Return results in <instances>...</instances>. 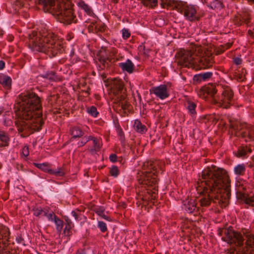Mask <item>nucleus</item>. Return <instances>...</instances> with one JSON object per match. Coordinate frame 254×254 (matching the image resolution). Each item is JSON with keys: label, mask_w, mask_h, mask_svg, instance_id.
<instances>
[{"label": "nucleus", "mask_w": 254, "mask_h": 254, "mask_svg": "<svg viewBox=\"0 0 254 254\" xmlns=\"http://www.w3.org/2000/svg\"><path fill=\"white\" fill-rule=\"evenodd\" d=\"M48 211L49 210L47 209H42L41 215L40 216H46L48 212Z\"/></svg>", "instance_id": "52"}, {"label": "nucleus", "mask_w": 254, "mask_h": 254, "mask_svg": "<svg viewBox=\"0 0 254 254\" xmlns=\"http://www.w3.org/2000/svg\"><path fill=\"white\" fill-rule=\"evenodd\" d=\"M119 134L120 135V139L122 142H124L125 140V135L122 130H121L119 132Z\"/></svg>", "instance_id": "49"}, {"label": "nucleus", "mask_w": 254, "mask_h": 254, "mask_svg": "<svg viewBox=\"0 0 254 254\" xmlns=\"http://www.w3.org/2000/svg\"><path fill=\"white\" fill-rule=\"evenodd\" d=\"M70 134L72 135L73 138H77L82 136L84 135V132L78 127H74L70 129Z\"/></svg>", "instance_id": "19"}, {"label": "nucleus", "mask_w": 254, "mask_h": 254, "mask_svg": "<svg viewBox=\"0 0 254 254\" xmlns=\"http://www.w3.org/2000/svg\"><path fill=\"white\" fill-rule=\"evenodd\" d=\"M71 214L76 220L78 221L80 219H79L80 212L78 210H77V211H72Z\"/></svg>", "instance_id": "44"}, {"label": "nucleus", "mask_w": 254, "mask_h": 254, "mask_svg": "<svg viewBox=\"0 0 254 254\" xmlns=\"http://www.w3.org/2000/svg\"><path fill=\"white\" fill-rule=\"evenodd\" d=\"M110 160L112 162H116L117 161V156L115 154H112L109 157Z\"/></svg>", "instance_id": "47"}, {"label": "nucleus", "mask_w": 254, "mask_h": 254, "mask_svg": "<svg viewBox=\"0 0 254 254\" xmlns=\"http://www.w3.org/2000/svg\"><path fill=\"white\" fill-rule=\"evenodd\" d=\"M9 138L7 133L0 130V146H6L8 145Z\"/></svg>", "instance_id": "22"}, {"label": "nucleus", "mask_w": 254, "mask_h": 254, "mask_svg": "<svg viewBox=\"0 0 254 254\" xmlns=\"http://www.w3.org/2000/svg\"><path fill=\"white\" fill-rule=\"evenodd\" d=\"M46 217L48 218V220L50 221H53L55 219V217L57 216L55 214L53 211H48V212L47 214Z\"/></svg>", "instance_id": "39"}, {"label": "nucleus", "mask_w": 254, "mask_h": 254, "mask_svg": "<svg viewBox=\"0 0 254 254\" xmlns=\"http://www.w3.org/2000/svg\"><path fill=\"white\" fill-rule=\"evenodd\" d=\"M97 33H98L99 32H103L106 29V26L104 24H97Z\"/></svg>", "instance_id": "41"}, {"label": "nucleus", "mask_w": 254, "mask_h": 254, "mask_svg": "<svg viewBox=\"0 0 254 254\" xmlns=\"http://www.w3.org/2000/svg\"><path fill=\"white\" fill-rule=\"evenodd\" d=\"M232 45V44L231 43H227L226 44L223 45V46H224V47L227 50V49L230 48Z\"/></svg>", "instance_id": "54"}, {"label": "nucleus", "mask_w": 254, "mask_h": 254, "mask_svg": "<svg viewBox=\"0 0 254 254\" xmlns=\"http://www.w3.org/2000/svg\"><path fill=\"white\" fill-rule=\"evenodd\" d=\"M65 220L67 223L66 225H65V229L69 230V229H71L72 227H73V225L71 221L68 219H65Z\"/></svg>", "instance_id": "43"}, {"label": "nucleus", "mask_w": 254, "mask_h": 254, "mask_svg": "<svg viewBox=\"0 0 254 254\" xmlns=\"http://www.w3.org/2000/svg\"><path fill=\"white\" fill-rule=\"evenodd\" d=\"M248 2L254 3V0H247Z\"/></svg>", "instance_id": "56"}, {"label": "nucleus", "mask_w": 254, "mask_h": 254, "mask_svg": "<svg viewBox=\"0 0 254 254\" xmlns=\"http://www.w3.org/2000/svg\"><path fill=\"white\" fill-rule=\"evenodd\" d=\"M236 251V249L235 248H233L228 250L227 251V254H235V252Z\"/></svg>", "instance_id": "51"}, {"label": "nucleus", "mask_w": 254, "mask_h": 254, "mask_svg": "<svg viewBox=\"0 0 254 254\" xmlns=\"http://www.w3.org/2000/svg\"><path fill=\"white\" fill-rule=\"evenodd\" d=\"M248 32L250 34H253V32L251 30H249Z\"/></svg>", "instance_id": "59"}, {"label": "nucleus", "mask_w": 254, "mask_h": 254, "mask_svg": "<svg viewBox=\"0 0 254 254\" xmlns=\"http://www.w3.org/2000/svg\"><path fill=\"white\" fill-rule=\"evenodd\" d=\"M94 211L98 215L100 216L101 218L108 221L111 220L110 217L105 214V209L104 208V207L100 206L97 208H95Z\"/></svg>", "instance_id": "21"}, {"label": "nucleus", "mask_w": 254, "mask_h": 254, "mask_svg": "<svg viewBox=\"0 0 254 254\" xmlns=\"http://www.w3.org/2000/svg\"><path fill=\"white\" fill-rule=\"evenodd\" d=\"M236 197L238 199L244 201L246 204L252 206L254 205V194L248 197L247 194L239 190L236 192Z\"/></svg>", "instance_id": "15"}, {"label": "nucleus", "mask_w": 254, "mask_h": 254, "mask_svg": "<svg viewBox=\"0 0 254 254\" xmlns=\"http://www.w3.org/2000/svg\"><path fill=\"white\" fill-rule=\"evenodd\" d=\"M99 61L101 63H102V65L104 67L106 66V64L107 65H108V63L107 62L108 61H109V62H110V60H109V58H105L102 57H100L99 58Z\"/></svg>", "instance_id": "38"}, {"label": "nucleus", "mask_w": 254, "mask_h": 254, "mask_svg": "<svg viewBox=\"0 0 254 254\" xmlns=\"http://www.w3.org/2000/svg\"><path fill=\"white\" fill-rule=\"evenodd\" d=\"M115 100L117 101V102L119 103V105L121 107L122 109L124 110H129L131 105L129 103L127 102L126 98L124 101H121L119 99H116Z\"/></svg>", "instance_id": "30"}, {"label": "nucleus", "mask_w": 254, "mask_h": 254, "mask_svg": "<svg viewBox=\"0 0 254 254\" xmlns=\"http://www.w3.org/2000/svg\"><path fill=\"white\" fill-rule=\"evenodd\" d=\"M242 60L240 58H235L234 59V62L236 65H239L241 64Z\"/></svg>", "instance_id": "50"}, {"label": "nucleus", "mask_w": 254, "mask_h": 254, "mask_svg": "<svg viewBox=\"0 0 254 254\" xmlns=\"http://www.w3.org/2000/svg\"><path fill=\"white\" fill-rule=\"evenodd\" d=\"M84 137L86 138V139H87V142H88L89 140L93 141L94 140V139L95 138V137H93L92 136H85Z\"/></svg>", "instance_id": "53"}, {"label": "nucleus", "mask_w": 254, "mask_h": 254, "mask_svg": "<svg viewBox=\"0 0 254 254\" xmlns=\"http://www.w3.org/2000/svg\"><path fill=\"white\" fill-rule=\"evenodd\" d=\"M245 72H245L243 71L241 73H240L239 70H237L234 73L233 75L237 80L242 81L246 78Z\"/></svg>", "instance_id": "32"}, {"label": "nucleus", "mask_w": 254, "mask_h": 254, "mask_svg": "<svg viewBox=\"0 0 254 254\" xmlns=\"http://www.w3.org/2000/svg\"><path fill=\"white\" fill-rule=\"evenodd\" d=\"M218 235L222 240L239 248L242 254H254V235L248 230L235 231L232 227L219 228Z\"/></svg>", "instance_id": "5"}, {"label": "nucleus", "mask_w": 254, "mask_h": 254, "mask_svg": "<svg viewBox=\"0 0 254 254\" xmlns=\"http://www.w3.org/2000/svg\"><path fill=\"white\" fill-rule=\"evenodd\" d=\"M29 46L34 51L43 52L50 57H55L64 51L63 42L55 35L47 30L29 35Z\"/></svg>", "instance_id": "4"}, {"label": "nucleus", "mask_w": 254, "mask_h": 254, "mask_svg": "<svg viewBox=\"0 0 254 254\" xmlns=\"http://www.w3.org/2000/svg\"><path fill=\"white\" fill-rule=\"evenodd\" d=\"M45 12L57 16L61 22L65 24L75 23L77 19L69 0H38Z\"/></svg>", "instance_id": "6"}, {"label": "nucleus", "mask_w": 254, "mask_h": 254, "mask_svg": "<svg viewBox=\"0 0 254 254\" xmlns=\"http://www.w3.org/2000/svg\"><path fill=\"white\" fill-rule=\"evenodd\" d=\"M111 91L117 99L124 101L127 98L126 89L123 81L120 79L115 78L111 83Z\"/></svg>", "instance_id": "11"}, {"label": "nucleus", "mask_w": 254, "mask_h": 254, "mask_svg": "<svg viewBox=\"0 0 254 254\" xmlns=\"http://www.w3.org/2000/svg\"><path fill=\"white\" fill-rule=\"evenodd\" d=\"M204 2L212 9L218 8L221 5L219 0H204Z\"/></svg>", "instance_id": "24"}, {"label": "nucleus", "mask_w": 254, "mask_h": 254, "mask_svg": "<svg viewBox=\"0 0 254 254\" xmlns=\"http://www.w3.org/2000/svg\"><path fill=\"white\" fill-rule=\"evenodd\" d=\"M5 66V63L2 61H0V70L2 69Z\"/></svg>", "instance_id": "55"}, {"label": "nucleus", "mask_w": 254, "mask_h": 254, "mask_svg": "<svg viewBox=\"0 0 254 254\" xmlns=\"http://www.w3.org/2000/svg\"><path fill=\"white\" fill-rule=\"evenodd\" d=\"M201 92L203 93L204 98L209 99L212 104L226 109L230 107V102L233 97V91L229 88L225 89L220 96L215 95L217 90L212 85L203 87Z\"/></svg>", "instance_id": "8"}, {"label": "nucleus", "mask_w": 254, "mask_h": 254, "mask_svg": "<svg viewBox=\"0 0 254 254\" xmlns=\"http://www.w3.org/2000/svg\"><path fill=\"white\" fill-rule=\"evenodd\" d=\"M141 3L145 6L154 8L157 5V0H141Z\"/></svg>", "instance_id": "28"}, {"label": "nucleus", "mask_w": 254, "mask_h": 254, "mask_svg": "<svg viewBox=\"0 0 254 254\" xmlns=\"http://www.w3.org/2000/svg\"><path fill=\"white\" fill-rule=\"evenodd\" d=\"M119 170L118 168L116 166H113L110 169V173L111 175V176L116 177L119 175Z\"/></svg>", "instance_id": "36"}, {"label": "nucleus", "mask_w": 254, "mask_h": 254, "mask_svg": "<svg viewBox=\"0 0 254 254\" xmlns=\"http://www.w3.org/2000/svg\"><path fill=\"white\" fill-rule=\"evenodd\" d=\"M163 163L158 161H148L143 163L139 183L141 185V191L139 192L138 197L144 204L149 202L154 203L158 194L157 174L163 171L162 166Z\"/></svg>", "instance_id": "3"}, {"label": "nucleus", "mask_w": 254, "mask_h": 254, "mask_svg": "<svg viewBox=\"0 0 254 254\" xmlns=\"http://www.w3.org/2000/svg\"><path fill=\"white\" fill-rule=\"evenodd\" d=\"M78 5L81 9L84 10L87 13V14L91 15L93 14L91 8L87 4L85 3L84 1H81L79 2L78 3Z\"/></svg>", "instance_id": "25"}, {"label": "nucleus", "mask_w": 254, "mask_h": 254, "mask_svg": "<svg viewBox=\"0 0 254 254\" xmlns=\"http://www.w3.org/2000/svg\"><path fill=\"white\" fill-rule=\"evenodd\" d=\"M196 107V104L190 100H188L187 101L186 108L191 116H193L196 114L195 111Z\"/></svg>", "instance_id": "23"}, {"label": "nucleus", "mask_w": 254, "mask_h": 254, "mask_svg": "<svg viewBox=\"0 0 254 254\" xmlns=\"http://www.w3.org/2000/svg\"><path fill=\"white\" fill-rule=\"evenodd\" d=\"M226 49L224 47V46L221 45L219 47L216 51V54L219 55L223 53Z\"/></svg>", "instance_id": "46"}, {"label": "nucleus", "mask_w": 254, "mask_h": 254, "mask_svg": "<svg viewBox=\"0 0 254 254\" xmlns=\"http://www.w3.org/2000/svg\"><path fill=\"white\" fill-rule=\"evenodd\" d=\"M196 190L200 194L197 198L183 201L185 210L189 213L202 210L213 203L221 207L229 203L231 195L230 180L226 171L215 166L207 167L201 172V179L197 182Z\"/></svg>", "instance_id": "1"}, {"label": "nucleus", "mask_w": 254, "mask_h": 254, "mask_svg": "<svg viewBox=\"0 0 254 254\" xmlns=\"http://www.w3.org/2000/svg\"><path fill=\"white\" fill-rule=\"evenodd\" d=\"M42 76L44 78H47L51 81H57L60 79V78L56 75V72L53 71H48Z\"/></svg>", "instance_id": "27"}, {"label": "nucleus", "mask_w": 254, "mask_h": 254, "mask_svg": "<svg viewBox=\"0 0 254 254\" xmlns=\"http://www.w3.org/2000/svg\"><path fill=\"white\" fill-rule=\"evenodd\" d=\"M122 35L124 39H127L130 37V33L128 30L124 28L122 30Z\"/></svg>", "instance_id": "40"}, {"label": "nucleus", "mask_w": 254, "mask_h": 254, "mask_svg": "<svg viewBox=\"0 0 254 254\" xmlns=\"http://www.w3.org/2000/svg\"><path fill=\"white\" fill-rule=\"evenodd\" d=\"M2 111H0V115L1 114Z\"/></svg>", "instance_id": "62"}, {"label": "nucleus", "mask_w": 254, "mask_h": 254, "mask_svg": "<svg viewBox=\"0 0 254 254\" xmlns=\"http://www.w3.org/2000/svg\"><path fill=\"white\" fill-rule=\"evenodd\" d=\"M34 165L42 171L48 172L50 174L54 175L56 177L63 176L65 174L64 169L63 168H59L56 170H52L50 169L49 164L47 163L42 164L34 163Z\"/></svg>", "instance_id": "13"}, {"label": "nucleus", "mask_w": 254, "mask_h": 254, "mask_svg": "<svg viewBox=\"0 0 254 254\" xmlns=\"http://www.w3.org/2000/svg\"><path fill=\"white\" fill-rule=\"evenodd\" d=\"M98 227L102 232H105L107 230L106 224L103 221H99L98 223Z\"/></svg>", "instance_id": "37"}, {"label": "nucleus", "mask_w": 254, "mask_h": 254, "mask_svg": "<svg viewBox=\"0 0 254 254\" xmlns=\"http://www.w3.org/2000/svg\"><path fill=\"white\" fill-rule=\"evenodd\" d=\"M87 142V139H86V138L84 137L82 140L79 141L78 143V145L79 146L81 147V146H83V145H84Z\"/></svg>", "instance_id": "48"}, {"label": "nucleus", "mask_w": 254, "mask_h": 254, "mask_svg": "<svg viewBox=\"0 0 254 254\" xmlns=\"http://www.w3.org/2000/svg\"><path fill=\"white\" fill-rule=\"evenodd\" d=\"M246 170L245 166L244 164H239L236 166L234 168V172L236 174L238 175H243Z\"/></svg>", "instance_id": "31"}, {"label": "nucleus", "mask_w": 254, "mask_h": 254, "mask_svg": "<svg viewBox=\"0 0 254 254\" xmlns=\"http://www.w3.org/2000/svg\"><path fill=\"white\" fill-rule=\"evenodd\" d=\"M29 148L27 146H25L22 151V154L23 155H24L25 157H27L29 155Z\"/></svg>", "instance_id": "45"}, {"label": "nucleus", "mask_w": 254, "mask_h": 254, "mask_svg": "<svg viewBox=\"0 0 254 254\" xmlns=\"http://www.w3.org/2000/svg\"><path fill=\"white\" fill-rule=\"evenodd\" d=\"M97 22L96 21L91 22L88 26L89 32L97 33Z\"/></svg>", "instance_id": "33"}, {"label": "nucleus", "mask_w": 254, "mask_h": 254, "mask_svg": "<svg viewBox=\"0 0 254 254\" xmlns=\"http://www.w3.org/2000/svg\"><path fill=\"white\" fill-rule=\"evenodd\" d=\"M250 15L248 12H244L235 16L233 21L235 25L240 26L243 23L248 25L250 22Z\"/></svg>", "instance_id": "14"}, {"label": "nucleus", "mask_w": 254, "mask_h": 254, "mask_svg": "<svg viewBox=\"0 0 254 254\" xmlns=\"http://www.w3.org/2000/svg\"><path fill=\"white\" fill-rule=\"evenodd\" d=\"M133 127L136 131L141 133L145 132L147 130L146 126L137 120L134 121Z\"/></svg>", "instance_id": "20"}, {"label": "nucleus", "mask_w": 254, "mask_h": 254, "mask_svg": "<svg viewBox=\"0 0 254 254\" xmlns=\"http://www.w3.org/2000/svg\"><path fill=\"white\" fill-rule=\"evenodd\" d=\"M0 83L5 88H10L11 84V79L10 77L4 75H0Z\"/></svg>", "instance_id": "18"}, {"label": "nucleus", "mask_w": 254, "mask_h": 254, "mask_svg": "<svg viewBox=\"0 0 254 254\" xmlns=\"http://www.w3.org/2000/svg\"><path fill=\"white\" fill-rule=\"evenodd\" d=\"M119 66L123 71H127L129 73H132L134 69L133 64L129 59L125 63H119Z\"/></svg>", "instance_id": "16"}, {"label": "nucleus", "mask_w": 254, "mask_h": 254, "mask_svg": "<svg viewBox=\"0 0 254 254\" xmlns=\"http://www.w3.org/2000/svg\"><path fill=\"white\" fill-rule=\"evenodd\" d=\"M88 113L94 117H96L98 115L97 108L95 106H92L87 110Z\"/></svg>", "instance_id": "35"}, {"label": "nucleus", "mask_w": 254, "mask_h": 254, "mask_svg": "<svg viewBox=\"0 0 254 254\" xmlns=\"http://www.w3.org/2000/svg\"><path fill=\"white\" fill-rule=\"evenodd\" d=\"M93 148L90 149V151L92 153H93L95 152L98 151L101 148L99 139L95 138L93 140Z\"/></svg>", "instance_id": "29"}, {"label": "nucleus", "mask_w": 254, "mask_h": 254, "mask_svg": "<svg viewBox=\"0 0 254 254\" xmlns=\"http://www.w3.org/2000/svg\"><path fill=\"white\" fill-rule=\"evenodd\" d=\"M42 209L40 208H35L33 209L34 215L36 216L40 217L41 215Z\"/></svg>", "instance_id": "42"}, {"label": "nucleus", "mask_w": 254, "mask_h": 254, "mask_svg": "<svg viewBox=\"0 0 254 254\" xmlns=\"http://www.w3.org/2000/svg\"><path fill=\"white\" fill-rule=\"evenodd\" d=\"M19 167H21V169L22 170L23 168V165H21L19 166Z\"/></svg>", "instance_id": "60"}, {"label": "nucleus", "mask_w": 254, "mask_h": 254, "mask_svg": "<svg viewBox=\"0 0 254 254\" xmlns=\"http://www.w3.org/2000/svg\"><path fill=\"white\" fill-rule=\"evenodd\" d=\"M16 101L21 119L18 130L25 137L39 130L44 123L41 100L35 93L27 91L21 93Z\"/></svg>", "instance_id": "2"}, {"label": "nucleus", "mask_w": 254, "mask_h": 254, "mask_svg": "<svg viewBox=\"0 0 254 254\" xmlns=\"http://www.w3.org/2000/svg\"><path fill=\"white\" fill-rule=\"evenodd\" d=\"M238 249H239V248H238ZM236 254H242V253H240V252H239V250L238 251V252H237V253H236Z\"/></svg>", "instance_id": "61"}, {"label": "nucleus", "mask_w": 254, "mask_h": 254, "mask_svg": "<svg viewBox=\"0 0 254 254\" xmlns=\"http://www.w3.org/2000/svg\"><path fill=\"white\" fill-rule=\"evenodd\" d=\"M54 221L57 226V229L58 231H61L63 228V221L57 217H55Z\"/></svg>", "instance_id": "34"}, {"label": "nucleus", "mask_w": 254, "mask_h": 254, "mask_svg": "<svg viewBox=\"0 0 254 254\" xmlns=\"http://www.w3.org/2000/svg\"><path fill=\"white\" fill-rule=\"evenodd\" d=\"M167 4L183 14L189 21H192L196 19V10L194 6L188 5L183 1L177 0H169Z\"/></svg>", "instance_id": "10"}, {"label": "nucleus", "mask_w": 254, "mask_h": 254, "mask_svg": "<svg viewBox=\"0 0 254 254\" xmlns=\"http://www.w3.org/2000/svg\"><path fill=\"white\" fill-rule=\"evenodd\" d=\"M212 76V72H206L196 74L194 76V80L196 81H205L210 79Z\"/></svg>", "instance_id": "17"}, {"label": "nucleus", "mask_w": 254, "mask_h": 254, "mask_svg": "<svg viewBox=\"0 0 254 254\" xmlns=\"http://www.w3.org/2000/svg\"><path fill=\"white\" fill-rule=\"evenodd\" d=\"M230 127L233 129L236 136L246 138V141L254 140V127L245 123L230 121Z\"/></svg>", "instance_id": "9"}, {"label": "nucleus", "mask_w": 254, "mask_h": 254, "mask_svg": "<svg viewBox=\"0 0 254 254\" xmlns=\"http://www.w3.org/2000/svg\"><path fill=\"white\" fill-rule=\"evenodd\" d=\"M112 1L115 3H117L118 2V0H112Z\"/></svg>", "instance_id": "57"}, {"label": "nucleus", "mask_w": 254, "mask_h": 254, "mask_svg": "<svg viewBox=\"0 0 254 254\" xmlns=\"http://www.w3.org/2000/svg\"><path fill=\"white\" fill-rule=\"evenodd\" d=\"M161 6H162V7H165V4L163 3H161Z\"/></svg>", "instance_id": "58"}, {"label": "nucleus", "mask_w": 254, "mask_h": 254, "mask_svg": "<svg viewBox=\"0 0 254 254\" xmlns=\"http://www.w3.org/2000/svg\"><path fill=\"white\" fill-rule=\"evenodd\" d=\"M253 160H254V156L253 157Z\"/></svg>", "instance_id": "63"}, {"label": "nucleus", "mask_w": 254, "mask_h": 254, "mask_svg": "<svg viewBox=\"0 0 254 254\" xmlns=\"http://www.w3.org/2000/svg\"><path fill=\"white\" fill-rule=\"evenodd\" d=\"M178 55V64L187 67L206 69L212 67L214 63L212 53L205 48H199L195 52L183 50Z\"/></svg>", "instance_id": "7"}, {"label": "nucleus", "mask_w": 254, "mask_h": 254, "mask_svg": "<svg viewBox=\"0 0 254 254\" xmlns=\"http://www.w3.org/2000/svg\"><path fill=\"white\" fill-rule=\"evenodd\" d=\"M251 149L247 146H241L237 151V156L238 157H242L245 156L248 152H251Z\"/></svg>", "instance_id": "26"}, {"label": "nucleus", "mask_w": 254, "mask_h": 254, "mask_svg": "<svg viewBox=\"0 0 254 254\" xmlns=\"http://www.w3.org/2000/svg\"><path fill=\"white\" fill-rule=\"evenodd\" d=\"M150 94H154L160 99H165L169 96V91L165 84H161L158 86L152 87L150 90Z\"/></svg>", "instance_id": "12"}]
</instances>
